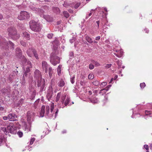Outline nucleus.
Wrapping results in <instances>:
<instances>
[{
	"instance_id": "f257e3e1",
	"label": "nucleus",
	"mask_w": 152,
	"mask_h": 152,
	"mask_svg": "<svg viewBox=\"0 0 152 152\" xmlns=\"http://www.w3.org/2000/svg\"><path fill=\"white\" fill-rule=\"evenodd\" d=\"M0 43L1 49L2 50L7 51L9 47L14 48V45L11 41L7 42L6 39L0 35Z\"/></svg>"
},
{
	"instance_id": "f03ea898",
	"label": "nucleus",
	"mask_w": 152,
	"mask_h": 152,
	"mask_svg": "<svg viewBox=\"0 0 152 152\" xmlns=\"http://www.w3.org/2000/svg\"><path fill=\"white\" fill-rule=\"evenodd\" d=\"M8 35L12 39L14 40L18 39L20 35L17 33L16 28L14 27L11 26L7 29Z\"/></svg>"
},
{
	"instance_id": "7ed1b4c3",
	"label": "nucleus",
	"mask_w": 152,
	"mask_h": 152,
	"mask_svg": "<svg viewBox=\"0 0 152 152\" xmlns=\"http://www.w3.org/2000/svg\"><path fill=\"white\" fill-rule=\"evenodd\" d=\"M31 29L35 32L40 31L41 29V26L40 23L34 20H31L29 23Z\"/></svg>"
},
{
	"instance_id": "20e7f679",
	"label": "nucleus",
	"mask_w": 152,
	"mask_h": 152,
	"mask_svg": "<svg viewBox=\"0 0 152 152\" xmlns=\"http://www.w3.org/2000/svg\"><path fill=\"white\" fill-rule=\"evenodd\" d=\"M50 61L54 66L56 65L57 64L60 62V58L59 57L56 56L55 51L51 54Z\"/></svg>"
},
{
	"instance_id": "39448f33",
	"label": "nucleus",
	"mask_w": 152,
	"mask_h": 152,
	"mask_svg": "<svg viewBox=\"0 0 152 152\" xmlns=\"http://www.w3.org/2000/svg\"><path fill=\"white\" fill-rule=\"evenodd\" d=\"M60 98H61V99L59 102L60 104H59V106L61 108H63L65 107L64 105V103L66 98L65 95H63L61 92L58 93L56 97L55 101L56 102H58Z\"/></svg>"
},
{
	"instance_id": "423d86ee",
	"label": "nucleus",
	"mask_w": 152,
	"mask_h": 152,
	"mask_svg": "<svg viewBox=\"0 0 152 152\" xmlns=\"http://www.w3.org/2000/svg\"><path fill=\"white\" fill-rule=\"evenodd\" d=\"M1 130L5 134L7 135L9 133L12 134H15L16 132L14 126L9 125L8 126L7 128L1 127Z\"/></svg>"
},
{
	"instance_id": "0eeeda50",
	"label": "nucleus",
	"mask_w": 152,
	"mask_h": 152,
	"mask_svg": "<svg viewBox=\"0 0 152 152\" xmlns=\"http://www.w3.org/2000/svg\"><path fill=\"white\" fill-rule=\"evenodd\" d=\"M30 17V14L25 11H21L18 18L20 20H22L29 18Z\"/></svg>"
},
{
	"instance_id": "6e6552de",
	"label": "nucleus",
	"mask_w": 152,
	"mask_h": 152,
	"mask_svg": "<svg viewBox=\"0 0 152 152\" xmlns=\"http://www.w3.org/2000/svg\"><path fill=\"white\" fill-rule=\"evenodd\" d=\"M35 113L32 111H28L27 113V120L29 123H31L34 120V117Z\"/></svg>"
},
{
	"instance_id": "1a4fd4ad",
	"label": "nucleus",
	"mask_w": 152,
	"mask_h": 152,
	"mask_svg": "<svg viewBox=\"0 0 152 152\" xmlns=\"http://www.w3.org/2000/svg\"><path fill=\"white\" fill-rule=\"evenodd\" d=\"M37 80L38 87H41L40 91H43L45 85V80L42 78H40V79H39Z\"/></svg>"
},
{
	"instance_id": "9d476101",
	"label": "nucleus",
	"mask_w": 152,
	"mask_h": 152,
	"mask_svg": "<svg viewBox=\"0 0 152 152\" xmlns=\"http://www.w3.org/2000/svg\"><path fill=\"white\" fill-rule=\"evenodd\" d=\"M23 62H25V65L27 66L25 72H29L30 71V68L32 67V65L31 62L26 58L23 59Z\"/></svg>"
},
{
	"instance_id": "9b49d317",
	"label": "nucleus",
	"mask_w": 152,
	"mask_h": 152,
	"mask_svg": "<svg viewBox=\"0 0 152 152\" xmlns=\"http://www.w3.org/2000/svg\"><path fill=\"white\" fill-rule=\"evenodd\" d=\"M34 77L36 80L40 79L42 78L41 72L38 69H36L34 72Z\"/></svg>"
},
{
	"instance_id": "f8f14e48",
	"label": "nucleus",
	"mask_w": 152,
	"mask_h": 152,
	"mask_svg": "<svg viewBox=\"0 0 152 152\" xmlns=\"http://www.w3.org/2000/svg\"><path fill=\"white\" fill-rule=\"evenodd\" d=\"M50 66L45 61H42V67L43 70L45 71V73H47L48 72V68Z\"/></svg>"
},
{
	"instance_id": "ddd939ff",
	"label": "nucleus",
	"mask_w": 152,
	"mask_h": 152,
	"mask_svg": "<svg viewBox=\"0 0 152 152\" xmlns=\"http://www.w3.org/2000/svg\"><path fill=\"white\" fill-rule=\"evenodd\" d=\"M53 91L52 89H49L47 92L46 97L48 101L52 100L53 97Z\"/></svg>"
},
{
	"instance_id": "4468645a",
	"label": "nucleus",
	"mask_w": 152,
	"mask_h": 152,
	"mask_svg": "<svg viewBox=\"0 0 152 152\" xmlns=\"http://www.w3.org/2000/svg\"><path fill=\"white\" fill-rule=\"evenodd\" d=\"M17 118V115L14 113H10L8 115V119L11 121H16Z\"/></svg>"
},
{
	"instance_id": "2eb2a0df",
	"label": "nucleus",
	"mask_w": 152,
	"mask_h": 152,
	"mask_svg": "<svg viewBox=\"0 0 152 152\" xmlns=\"http://www.w3.org/2000/svg\"><path fill=\"white\" fill-rule=\"evenodd\" d=\"M30 8L32 10L34 11L36 13L41 14L43 13V11L40 9H37L35 7L32 6H30Z\"/></svg>"
},
{
	"instance_id": "dca6fc26",
	"label": "nucleus",
	"mask_w": 152,
	"mask_h": 152,
	"mask_svg": "<svg viewBox=\"0 0 152 152\" xmlns=\"http://www.w3.org/2000/svg\"><path fill=\"white\" fill-rule=\"evenodd\" d=\"M46 113L45 116H47L48 118H51L53 117V114L51 115H49V113L50 111V107L49 106H47L46 107Z\"/></svg>"
},
{
	"instance_id": "f3484780",
	"label": "nucleus",
	"mask_w": 152,
	"mask_h": 152,
	"mask_svg": "<svg viewBox=\"0 0 152 152\" xmlns=\"http://www.w3.org/2000/svg\"><path fill=\"white\" fill-rule=\"evenodd\" d=\"M21 50L19 48H16L15 49V54L18 57L20 58L22 55Z\"/></svg>"
},
{
	"instance_id": "a211bd4d",
	"label": "nucleus",
	"mask_w": 152,
	"mask_h": 152,
	"mask_svg": "<svg viewBox=\"0 0 152 152\" xmlns=\"http://www.w3.org/2000/svg\"><path fill=\"white\" fill-rule=\"evenodd\" d=\"M116 51L117 53H114V54L117 57L120 58L122 56L123 52L122 50L118 51L116 50Z\"/></svg>"
},
{
	"instance_id": "6ab92c4d",
	"label": "nucleus",
	"mask_w": 152,
	"mask_h": 152,
	"mask_svg": "<svg viewBox=\"0 0 152 152\" xmlns=\"http://www.w3.org/2000/svg\"><path fill=\"white\" fill-rule=\"evenodd\" d=\"M43 18L48 22H51L53 20V18L49 15H43Z\"/></svg>"
},
{
	"instance_id": "aec40b11",
	"label": "nucleus",
	"mask_w": 152,
	"mask_h": 152,
	"mask_svg": "<svg viewBox=\"0 0 152 152\" xmlns=\"http://www.w3.org/2000/svg\"><path fill=\"white\" fill-rule=\"evenodd\" d=\"M145 115L144 116V118H146V116L148 115H150V117H152V108L149 110H145Z\"/></svg>"
},
{
	"instance_id": "412c9836",
	"label": "nucleus",
	"mask_w": 152,
	"mask_h": 152,
	"mask_svg": "<svg viewBox=\"0 0 152 152\" xmlns=\"http://www.w3.org/2000/svg\"><path fill=\"white\" fill-rule=\"evenodd\" d=\"M22 34L24 37L26 38L27 40H30V34L28 33L26 31H23Z\"/></svg>"
},
{
	"instance_id": "4be33fe9",
	"label": "nucleus",
	"mask_w": 152,
	"mask_h": 152,
	"mask_svg": "<svg viewBox=\"0 0 152 152\" xmlns=\"http://www.w3.org/2000/svg\"><path fill=\"white\" fill-rule=\"evenodd\" d=\"M45 106H42V107L41 110L40 114V117H43L44 115V114L45 113Z\"/></svg>"
},
{
	"instance_id": "5701e85b",
	"label": "nucleus",
	"mask_w": 152,
	"mask_h": 152,
	"mask_svg": "<svg viewBox=\"0 0 152 152\" xmlns=\"http://www.w3.org/2000/svg\"><path fill=\"white\" fill-rule=\"evenodd\" d=\"M65 83L64 80L61 79L58 83V86L59 87H62L64 86Z\"/></svg>"
},
{
	"instance_id": "b1692460",
	"label": "nucleus",
	"mask_w": 152,
	"mask_h": 152,
	"mask_svg": "<svg viewBox=\"0 0 152 152\" xmlns=\"http://www.w3.org/2000/svg\"><path fill=\"white\" fill-rule=\"evenodd\" d=\"M59 42L57 39H56L55 40L52 42V44L54 47H56L58 46Z\"/></svg>"
},
{
	"instance_id": "393cba45",
	"label": "nucleus",
	"mask_w": 152,
	"mask_h": 152,
	"mask_svg": "<svg viewBox=\"0 0 152 152\" xmlns=\"http://www.w3.org/2000/svg\"><path fill=\"white\" fill-rule=\"evenodd\" d=\"M48 73L49 76L50 78L52 77V74L53 73V70L52 67L49 66L48 68Z\"/></svg>"
},
{
	"instance_id": "a878e982",
	"label": "nucleus",
	"mask_w": 152,
	"mask_h": 152,
	"mask_svg": "<svg viewBox=\"0 0 152 152\" xmlns=\"http://www.w3.org/2000/svg\"><path fill=\"white\" fill-rule=\"evenodd\" d=\"M53 11L57 13L58 14L60 13V9L57 7H53Z\"/></svg>"
},
{
	"instance_id": "bb28decb",
	"label": "nucleus",
	"mask_w": 152,
	"mask_h": 152,
	"mask_svg": "<svg viewBox=\"0 0 152 152\" xmlns=\"http://www.w3.org/2000/svg\"><path fill=\"white\" fill-rule=\"evenodd\" d=\"M90 100L91 102L94 103H97L99 102L97 98L96 97H94L93 98H91Z\"/></svg>"
},
{
	"instance_id": "cd10ccee",
	"label": "nucleus",
	"mask_w": 152,
	"mask_h": 152,
	"mask_svg": "<svg viewBox=\"0 0 152 152\" xmlns=\"http://www.w3.org/2000/svg\"><path fill=\"white\" fill-rule=\"evenodd\" d=\"M86 38L87 41L89 43H93V41H92L91 38L89 36H87L86 37Z\"/></svg>"
},
{
	"instance_id": "c85d7f7f",
	"label": "nucleus",
	"mask_w": 152,
	"mask_h": 152,
	"mask_svg": "<svg viewBox=\"0 0 152 152\" xmlns=\"http://www.w3.org/2000/svg\"><path fill=\"white\" fill-rule=\"evenodd\" d=\"M70 100L69 98L67 97L65 100V102H64V104L65 106H66L68 104L69 102H70Z\"/></svg>"
},
{
	"instance_id": "c756f323",
	"label": "nucleus",
	"mask_w": 152,
	"mask_h": 152,
	"mask_svg": "<svg viewBox=\"0 0 152 152\" xmlns=\"http://www.w3.org/2000/svg\"><path fill=\"white\" fill-rule=\"evenodd\" d=\"M31 53H33L35 57L37 59H39L38 55L37 54L36 51H35V50H33L32 51H31Z\"/></svg>"
},
{
	"instance_id": "7c9ffc66",
	"label": "nucleus",
	"mask_w": 152,
	"mask_h": 152,
	"mask_svg": "<svg viewBox=\"0 0 152 152\" xmlns=\"http://www.w3.org/2000/svg\"><path fill=\"white\" fill-rule=\"evenodd\" d=\"M26 3V2H24L22 4L18 6V7L19 9H22V8H24L26 6V5L25 4Z\"/></svg>"
},
{
	"instance_id": "2f4dec72",
	"label": "nucleus",
	"mask_w": 152,
	"mask_h": 152,
	"mask_svg": "<svg viewBox=\"0 0 152 152\" xmlns=\"http://www.w3.org/2000/svg\"><path fill=\"white\" fill-rule=\"evenodd\" d=\"M63 13L64 17L66 18H68L69 16V13L66 11H64Z\"/></svg>"
},
{
	"instance_id": "473e14b6",
	"label": "nucleus",
	"mask_w": 152,
	"mask_h": 152,
	"mask_svg": "<svg viewBox=\"0 0 152 152\" xmlns=\"http://www.w3.org/2000/svg\"><path fill=\"white\" fill-rule=\"evenodd\" d=\"M107 91H106L105 89V88H104L101 89L100 90L99 92V94H102L103 95V94L106 93Z\"/></svg>"
},
{
	"instance_id": "72a5a7b5",
	"label": "nucleus",
	"mask_w": 152,
	"mask_h": 152,
	"mask_svg": "<svg viewBox=\"0 0 152 152\" xmlns=\"http://www.w3.org/2000/svg\"><path fill=\"white\" fill-rule=\"evenodd\" d=\"M92 62L93 64H94L95 66H100V64L97 61H96L94 60L92 61Z\"/></svg>"
},
{
	"instance_id": "f704fd0d",
	"label": "nucleus",
	"mask_w": 152,
	"mask_h": 152,
	"mask_svg": "<svg viewBox=\"0 0 152 152\" xmlns=\"http://www.w3.org/2000/svg\"><path fill=\"white\" fill-rule=\"evenodd\" d=\"M28 73V72H27L25 71V73L23 74V82L24 83H25V77H26L27 76V75H28L27 73Z\"/></svg>"
},
{
	"instance_id": "c9c22d12",
	"label": "nucleus",
	"mask_w": 152,
	"mask_h": 152,
	"mask_svg": "<svg viewBox=\"0 0 152 152\" xmlns=\"http://www.w3.org/2000/svg\"><path fill=\"white\" fill-rule=\"evenodd\" d=\"M39 99H37L35 102L34 103V105L35 107V108L37 107L39 103Z\"/></svg>"
},
{
	"instance_id": "e433bc0d",
	"label": "nucleus",
	"mask_w": 152,
	"mask_h": 152,
	"mask_svg": "<svg viewBox=\"0 0 152 152\" xmlns=\"http://www.w3.org/2000/svg\"><path fill=\"white\" fill-rule=\"evenodd\" d=\"M95 86H98V85H99L100 84V83L99 82L98 80H96L94 81L92 83Z\"/></svg>"
},
{
	"instance_id": "4c0bfd02",
	"label": "nucleus",
	"mask_w": 152,
	"mask_h": 152,
	"mask_svg": "<svg viewBox=\"0 0 152 152\" xmlns=\"http://www.w3.org/2000/svg\"><path fill=\"white\" fill-rule=\"evenodd\" d=\"M20 43L24 47H26L27 46V44L23 40L20 41Z\"/></svg>"
},
{
	"instance_id": "58836bf2",
	"label": "nucleus",
	"mask_w": 152,
	"mask_h": 152,
	"mask_svg": "<svg viewBox=\"0 0 152 152\" xmlns=\"http://www.w3.org/2000/svg\"><path fill=\"white\" fill-rule=\"evenodd\" d=\"M94 77V76L93 74L90 73L88 76V78L89 79H92Z\"/></svg>"
},
{
	"instance_id": "ea45409f",
	"label": "nucleus",
	"mask_w": 152,
	"mask_h": 152,
	"mask_svg": "<svg viewBox=\"0 0 152 152\" xmlns=\"http://www.w3.org/2000/svg\"><path fill=\"white\" fill-rule=\"evenodd\" d=\"M116 63L118 66V68L119 69L121 67V63L119 60L117 61Z\"/></svg>"
},
{
	"instance_id": "a19ab883",
	"label": "nucleus",
	"mask_w": 152,
	"mask_h": 152,
	"mask_svg": "<svg viewBox=\"0 0 152 152\" xmlns=\"http://www.w3.org/2000/svg\"><path fill=\"white\" fill-rule=\"evenodd\" d=\"M107 84V83L105 82H104L100 84V86L101 88H102L105 86Z\"/></svg>"
},
{
	"instance_id": "79ce46f5",
	"label": "nucleus",
	"mask_w": 152,
	"mask_h": 152,
	"mask_svg": "<svg viewBox=\"0 0 152 152\" xmlns=\"http://www.w3.org/2000/svg\"><path fill=\"white\" fill-rule=\"evenodd\" d=\"M47 37L48 38L51 39L53 37V34L52 33L49 34L47 35Z\"/></svg>"
},
{
	"instance_id": "37998d69",
	"label": "nucleus",
	"mask_w": 152,
	"mask_h": 152,
	"mask_svg": "<svg viewBox=\"0 0 152 152\" xmlns=\"http://www.w3.org/2000/svg\"><path fill=\"white\" fill-rule=\"evenodd\" d=\"M17 134L19 137H21L23 136V133L21 132H17Z\"/></svg>"
},
{
	"instance_id": "c03bdc74",
	"label": "nucleus",
	"mask_w": 152,
	"mask_h": 152,
	"mask_svg": "<svg viewBox=\"0 0 152 152\" xmlns=\"http://www.w3.org/2000/svg\"><path fill=\"white\" fill-rule=\"evenodd\" d=\"M69 4L66 2H64V4H63L64 7H68L69 6Z\"/></svg>"
},
{
	"instance_id": "a18cd8bd",
	"label": "nucleus",
	"mask_w": 152,
	"mask_h": 152,
	"mask_svg": "<svg viewBox=\"0 0 152 152\" xmlns=\"http://www.w3.org/2000/svg\"><path fill=\"white\" fill-rule=\"evenodd\" d=\"M140 86L141 88H143L145 86V84L144 83H141L140 84Z\"/></svg>"
},
{
	"instance_id": "49530a36",
	"label": "nucleus",
	"mask_w": 152,
	"mask_h": 152,
	"mask_svg": "<svg viewBox=\"0 0 152 152\" xmlns=\"http://www.w3.org/2000/svg\"><path fill=\"white\" fill-rule=\"evenodd\" d=\"M54 104H51L50 106V112L51 113H52L53 111V110L54 109Z\"/></svg>"
},
{
	"instance_id": "de8ad7c7",
	"label": "nucleus",
	"mask_w": 152,
	"mask_h": 152,
	"mask_svg": "<svg viewBox=\"0 0 152 152\" xmlns=\"http://www.w3.org/2000/svg\"><path fill=\"white\" fill-rule=\"evenodd\" d=\"M35 140L34 138L33 137L31 138L30 140V145H32Z\"/></svg>"
},
{
	"instance_id": "09e8293b",
	"label": "nucleus",
	"mask_w": 152,
	"mask_h": 152,
	"mask_svg": "<svg viewBox=\"0 0 152 152\" xmlns=\"http://www.w3.org/2000/svg\"><path fill=\"white\" fill-rule=\"evenodd\" d=\"M75 78V76H73L72 77L70 78V81L72 84H73L74 82V79Z\"/></svg>"
},
{
	"instance_id": "8fccbe9b",
	"label": "nucleus",
	"mask_w": 152,
	"mask_h": 152,
	"mask_svg": "<svg viewBox=\"0 0 152 152\" xmlns=\"http://www.w3.org/2000/svg\"><path fill=\"white\" fill-rule=\"evenodd\" d=\"M94 66L93 64H89V68L90 69H92L94 68Z\"/></svg>"
},
{
	"instance_id": "3c124183",
	"label": "nucleus",
	"mask_w": 152,
	"mask_h": 152,
	"mask_svg": "<svg viewBox=\"0 0 152 152\" xmlns=\"http://www.w3.org/2000/svg\"><path fill=\"white\" fill-rule=\"evenodd\" d=\"M3 138L4 137L2 135V134L0 135V144L1 143Z\"/></svg>"
},
{
	"instance_id": "603ef678",
	"label": "nucleus",
	"mask_w": 152,
	"mask_h": 152,
	"mask_svg": "<svg viewBox=\"0 0 152 152\" xmlns=\"http://www.w3.org/2000/svg\"><path fill=\"white\" fill-rule=\"evenodd\" d=\"M111 85H108L107 86V87H106L105 88V89L106 91H108L109 90V88L111 87Z\"/></svg>"
},
{
	"instance_id": "864d4df0",
	"label": "nucleus",
	"mask_w": 152,
	"mask_h": 152,
	"mask_svg": "<svg viewBox=\"0 0 152 152\" xmlns=\"http://www.w3.org/2000/svg\"><path fill=\"white\" fill-rule=\"evenodd\" d=\"M112 64H107L105 66V68H109L111 66Z\"/></svg>"
},
{
	"instance_id": "5fc2aeb1",
	"label": "nucleus",
	"mask_w": 152,
	"mask_h": 152,
	"mask_svg": "<svg viewBox=\"0 0 152 152\" xmlns=\"http://www.w3.org/2000/svg\"><path fill=\"white\" fill-rule=\"evenodd\" d=\"M9 52H4L3 53V55L4 56H8L9 55Z\"/></svg>"
},
{
	"instance_id": "6e6d98bb",
	"label": "nucleus",
	"mask_w": 152,
	"mask_h": 152,
	"mask_svg": "<svg viewBox=\"0 0 152 152\" xmlns=\"http://www.w3.org/2000/svg\"><path fill=\"white\" fill-rule=\"evenodd\" d=\"M80 5V3H78L76 4L75 6V9H77Z\"/></svg>"
},
{
	"instance_id": "4d7b16f0",
	"label": "nucleus",
	"mask_w": 152,
	"mask_h": 152,
	"mask_svg": "<svg viewBox=\"0 0 152 152\" xmlns=\"http://www.w3.org/2000/svg\"><path fill=\"white\" fill-rule=\"evenodd\" d=\"M104 98L103 100V102L104 103L106 102L107 100V96H105L104 97Z\"/></svg>"
},
{
	"instance_id": "13d9d810",
	"label": "nucleus",
	"mask_w": 152,
	"mask_h": 152,
	"mask_svg": "<svg viewBox=\"0 0 152 152\" xmlns=\"http://www.w3.org/2000/svg\"><path fill=\"white\" fill-rule=\"evenodd\" d=\"M92 14V12H91L88 15H86V19H87L89 16L91 15Z\"/></svg>"
},
{
	"instance_id": "bf43d9fd",
	"label": "nucleus",
	"mask_w": 152,
	"mask_h": 152,
	"mask_svg": "<svg viewBox=\"0 0 152 152\" xmlns=\"http://www.w3.org/2000/svg\"><path fill=\"white\" fill-rule=\"evenodd\" d=\"M144 147L145 148V149H146V150H149V147L148 145H145L144 146Z\"/></svg>"
},
{
	"instance_id": "052dcab7",
	"label": "nucleus",
	"mask_w": 152,
	"mask_h": 152,
	"mask_svg": "<svg viewBox=\"0 0 152 152\" xmlns=\"http://www.w3.org/2000/svg\"><path fill=\"white\" fill-rule=\"evenodd\" d=\"M85 83L84 81H80V84L82 86L85 85Z\"/></svg>"
},
{
	"instance_id": "680f3d73",
	"label": "nucleus",
	"mask_w": 152,
	"mask_h": 152,
	"mask_svg": "<svg viewBox=\"0 0 152 152\" xmlns=\"http://www.w3.org/2000/svg\"><path fill=\"white\" fill-rule=\"evenodd\" d=\"M58 112V110L57 109L55 113V118H56Z\"/></svg>"
},
{
	"instance_id": "e2e57ef3",
	"label": "nucleus",
	"mask_w": 152,
	"mask_h": 152,
	"mask_svg": "<svg viewBox=\"0 0 152 152\" xmlns=\"http://www.w3.org/2000/svg\"><path fill=\"white\" fill-rule=\"evenodd\" d=\"M75 39L73 38L72 39H70L69 41H70V42L71 43H72L75 41Z\"/></svg>"
},
{
	"instance_id": "0e129e2a",
	"label": "nucleus",
	"mask_w": 152,
	"mask_h": 152,
	"mask_svg": "<svg viewBox=\"0 0 152 152\" xmlns=\"http://www.w3.org/2000/svg\"><path fill=\"white\" fill-rule=\"evenodd\" d=\"M58 74L60 76L61 74V70H57Z\"/></svg>"
},
{
	"instance_id": "69168bd1",
	"label": "nucleus",
	"mask_w": 152,
	"mask_h": 152,
	"mask_svg": "<svg viewBox=\"0 0 152 152\" xmlns=\"http://www.w3.org/2000/svg\"><path fill=\"white\" fill-rule=\"evenodd\" d=\"M27 53L28 54V55L30 57H31L32 56V54L31 53H30L29 52L28 50H27Z\"/></svg>"
},
{
	"instance_id": "338daca9",
	"label": "nucleus",
	"mask_w": 152,
	"mask_h": 152,
	"mask_svg": "<svg viewBox=\"0 0 152 152\" xmlns=\"http://www.w3.org/2000/svg\"><path fill=\"white\" fill-rule=\"evenodd\" d=\"M3 118L4 120H7L8 119V116L7 117L6 116H4Z\"/></svg>"
},
{
	"instance_id": "774afa93",
	"label": "nucleus",
	"mask_w": 152,
	"mask_h": 152,
	"mask_svg": "<svg viewBox=\"0 0 152 152\" xmlns=\"http://www.w3.org/2000/svg\"><path fill=\"white\" fill-rule=\"evenodd\" d=\"M62 67V66L59 65L58 67L57 70H61V68Z\"/></svg>"
}]
</instances>
